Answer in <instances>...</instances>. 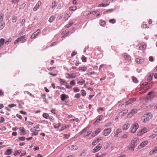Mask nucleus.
I'll list each match as a JSON object with an SVG mask.
<instances>
[{
	"label": "nucleus",
	"instance_id": "35",
	"mask_svg": "<svg viewBox=\"0 0 157 157\" xmlns=\"http://www.w3.org/2000/svg\"><path fill=\"white\" fill-rule=\"evenodd\" d=\"M79 70L82 71H86L87 69L86 67H79Z\"/></svg>",
	"mask_w": 157,
	"mask_h": 157
},
{
	"label": "nucleus",
	"instance_id": "25",
	"mask_svg": "<svg viewBox=\"0 0 157 157\" xmlns=\"http://www.w3.org/2000/svg\"><path fill=\"white\" fill-rule=\"evenodd\" d=\"M5 25V22H0V30L2 29Z\"/></svg>",
	"mask_w": 157,
	"mask_h": 157
},
{
	"label": "nucleus",
	"instance_id": "47",
	"mask_svg": "<svg viewBox=\"0 0 157 157\" xmlns=\"http://www.w3.org/2000/svg\"><path fill=\"white\" fill-rule=\"evenodd\" d=\"M17 17L16 16H13L12 18V21L13 22H15L17 21Z\"/></svg>",
	"mask_w": 157,
	"mask_h": 157
},
{
	"label": "nucleus",
	"instance_id": "53",
	"mask_svg": "<svg viewBox=\"0 0 157 157\" xmlns=\"http://www.w3.org/2000/svg\"><path fill=\"white\" fill-rule=\"evenodd\" d=\"M25 19H23L21 21V25H20L21 26H22L24 25L25 24Z\"/></svg>",
	"mask_w": 157,
	"mask_h": 157
},
{
	"label": "nucleus",
	"instance_id": "30",
	"mask_svg": "<svg viewBox=\"0 0 157 157\" xmlns=\"http://www.w3.org/2000/svg\"><path fill=\"white\" fill-rule=\"evenodd\" d=\"M21 153V151L20 150H18L15 151L13 153V155L15 156H17L19 155Z\"/></svg>",
	"mask_w": 157,
	"mask_h": 157
},
{
	"label": "nucleus",
	"instance_id": "49",
	"mask_svg": "<svg viewBox=\"0 0 157 157\" xmlns=\"http://www.w3.org/2000/svg\"><path fill=\"white\" fill-rule=\"evenodd\" d=\"M81 59L82 62H86V57L83 56L82 58Z\"/></svg>",
	"mask_w": 157,
	"mask_h": 157
},
{
	"label": "nucleus",
	"instance_id": "3",
	"mask_svg": "<svg viewBox=\"0 0 157 157\" xmlns=\"http://www.w3.org/2000/svg\"><path fill=\"white\" fill-rule=\"evenodd\" d=\"M139 125L138 123H135L134 124L132 125V126L130 128L131 132L134 133L139 128Z\"/></svg>",
	"mask_w": 157,
	"mask_h": 157
},
{
	"label": "nucleus",
	"instance_id": "5",
	"mask_svg": "<svg viewBox=\"0 0 157 157\" xmlns=\"http://www.w3.org/2000/svg\"><path fill=\"white\" fill-rule=\"evenodd\" d=\"M136 141V140H132L131 143L129 145V147H128V148L129 149L131 150H134L135 148L136 147V146L135 145V143Z\"/></svg>",
	"mask_w": 157,
	"mask_h": 157
},
{
	"label": "nucleus",
	"instance_id": "40",
	"mask_svg": "<svg viewBox=\"0 0 157 157\" xmlns=\"http://www.w3.org/2000/svg\"><path fill=\"white\" fill-rule=\"evenodd\" d=\"M48 32V30L47 28L44 29L43 30V33L44 34L47 33Z\"/></svg>",
	"mask_w": 157,
	"mask_h": 157
},
{
	"label": "nucleus",
	"instance_id": "37",
	"mask_svg": "<svg viewBox=\"0 0 157 157\" xmlns=\"http://www.w3.org/2000/svg\"><path fill=\"white\" fill-rule=\"evenodd\" d=\"M12 40V38L11 37H10L5 42V43L6 44H9V42L11 41Z\"/></svg>",
	"mask_w": 157,
	"mask_h": 157
},
{
	"label": "nucleus",
	"instance_id": "38",
	"mask_svg": "<svg viewBox=\"0 0 157 157\" xmlns=\"http://www.w3.org/2000/svg\"><path fill=\"white\" fill-rule=\"evenodd\" d=\"M39 131V130H35V132H33L32 133V135H33V136H36V135H37L38 134V132Z\"/></svg>",
	"mask_w": 157,
	"mask_h": 157
},
{
	"label": "nucleus",
	"instance_id": "62",
	"mask_svg": "<svg viewBox=\"0 0 157 157\" xmlns=\"http://www.w3.org/2000/svg\"><path fill=\"white\" fill-rule=\"evenodd\" d=\"M149 60L151 62H153L154 61V59L152 56H150L149 58Z\"/></svg>",
	"mask_w": 157,
	"mask_h": 157
},
{
	"label": "nucleus",
	"instance_id": "58",
	"mask_svg": "<svg viewBox=\"0 0 157 157\" xmlns=\"http://www.w3.org/2000/svg\"><path fill=\"white\" fill-rule=\"evenodd\" d=\"M106 155L105 153H103L102 154H101L100 155H99L98 154H97L98 157H104L105 155Z\"/></svg>",
	"mask_w": 157,
	"mask_h": 157
},
{
	"label": "nucleus",
	"instance_id": "50",
	"mask_svg": "<svg viewBox=\"0 0 157 157\" xmlns=\"http://www.w3.org/2000/svg\"><path fill=\"white\" fill-rule=\"evenodd\" d=\"M147 25L146 24V23L144 22L143 23L142 25L141 26V27L143 28H146L147 27L146 26Z\"/></svg>",
	"mask_w": 157,
	"mask_h": 157
},
{
	"label": "nucleus",
	"instance_id": "2",
	"mask_svg": "<svg viewBox=\"0 0 157 157\" xmlns=\"http://www.w3.org/2000/svg\"><path fill=\"white\" fill-rule=\"evenodd\" d=\"M152 115L150 113H147L144 114L143 117V121L144 122L148 121L151 119Z\"/></svg>",
	"mask_w": 157,
	"mask_h": 157
},
{
	"label": "nucleus",
	"instance_id": "33",
	"mask_svg": "<svg viewBox=\"0 0 157 157\" xmlns=\"http://www.w3.org/2000/svg\"><path fill=\"white\" fill-rule=\"evenodd\" d=\"M146 46L145 45L143 44L140 46L139 47V49L140 50H142L146 48Z\"/></svg>",
	"mask_w": 157,
	"mask_h": 157
},
{
	"label": "nucleus",
	"instance_id": "39",
	"mask_svg": "<svg viewBox=\"0 0 157 157\" xmlns=\"http://www.w3.org/2000/svg\"><path fill=\"white\" fill-rule=\"evenodd\" d=\"M98 143V141L96 139L94 140V141H93L92 143V144L93 145H96Z\"/></svg>",
	"mask_w": 157,
	"mask_h": 157
},
{
	"label": "nucleus",
	"instance_id": "34",
	"mask_svg": "<svg viewBox=\"0 0 157 157\" xmlns=\"http://www.w3.org/2000/svg\"><path fill=\"white\" fill-rule=\"evenodd\" d=\"M133 81L135 83H137L138 82V80L135 77L132 76V77Z\"/></svg>",
	"mask_w": 157,
	"mask_h": 157
},
{
	"label": "nucleus",
	"instance_id": "13",
	"mask_svg": "<svg viewBox=\"0 0 157 157\" xmlns=\"http://www.w3.org/2000/svg\"><path fill=\"white\" fill-rule=\"evenodd\" d=\"M147 129L146 128H144L141 130L140 131V132L138 133V135H140L141 134H144L146 132H147Z\"/></svg>",
	"mask_w": 157,
	"mask_h": 157
},
{
	"label": "nucleus",
	"instance_id": "32",
	"mask_svg": "<svg viewBox=\"0 0 157 157\" xmlns=\"http://www.w3.org/2000/svg\"><path fill=\"white\" fill-rule=\"evenodd\" d=\"M114 10H113V9H111L107 10L106 11L104 12V13H110V12H113Z\"/></svg>",
	"mask_w": 157,
	"mask_h": 157
},
{
	"label": "nucleus",
	"instance_id": "4",
	"mask_svg": "<svg viewBox=\"0 0 157 157\" xmlns=\"http://www.w3.org/2000/svg\"><path fill=\"white\" fill-rule=\"evenodd\" d=\"M112 129L111 128H108L104 129L102 133L105 136H108L111 132Z\"/></svg>",
	"mask_w": 157,
	"mask_h": 157
},
{
	"label": "nucleus",
	"instance_id": "64",
	"mask_svg": "<svg viewBox=\"0 0 157 157\" xmlns=\"http://www.w3.org/2000/svg\"><path fill=\"white\" fill-rule=\"evenodd\" d=\"M74 90L75 92H79L80 91L79 89L78 88H74Z\"/></svg>",
	"mask_w": 157,
	"mask_h": 157
},
{
	"label": "nucleus",
	"instance_id": "26",
	"mask_svg": "<svg viewBox=\"0 0 157 157\" xmlns=\"http://www.w3.org/2000/svg\"><path fill=\"white\" fill-rule=\"evenodd\" d=\"M42 116L44 118H45L46 119H47L49 118V115L47 113H44L43 114Z\"/></svg>",
	"mask_w": 157,
	"mask_h": 157
},
{
	"label": "nucleus",
	"instance_id": "11",
	"mask_svg": "<svg viewBox=\"0 0 157 157\" xmlns=\"http://www.w3.org/2000/svg\"><path fill=\"white\" fill-rule=\"evenodd\" d=\"M154 95L153 92L152 91H151L148 93L146 97V98L147 100H150L154 98Z\"/></svg>",
	"mask_w": 157,
	"mask_h": 157
},
{
	"label": "nucleus",
	"instance_id": "12",
	"mask_svg": "<svg viewBox=\"0 0 157 157\" xmlns=\"http://www.w3.org/2000/svg\"><path fill=\"white\" fill-rule=\"evenodd\" d=\"M148 143V141L147 140L145 141L142 142L138 146V148L139 149H141L142 147H144L146 146Z\"/></svg>",
	"mask_w": 157,
	"mask_h": 157
},
{
	"label": "nucleus",
	"instance_id": "28",
	"mask_svg": "<svg viewBox=\"0 0 157 157\" xmlns=\"http://www.w3.org/2000/svg\"><path fill=\"white\" fill-rule=\"evenodd\" d=\"M55 18V17L54 16H52L49 18L48 21L50 22H52Z\"/></svg>",
	"mask_w": 157,
	"mask_h": 157
},
{
	"label": "nucleus",
	"instance_id": "48",
	"mask_svg": "<svg viewBox=\"0 0 157 157\" xmlns=\"http://www.w3.org/2000/svg\"><path fill=\"white\" fill-rule=\"evenodd\" d=\"M118 133L116 131L114 132L113 135L115 137H117L118 136Z\"/></svg>",
	"mask_w": 157,
	"mask_h": 157
},
{
	"label": "nucleus",
	"instance_id": "44",
	"mask_svg": "<svg viewBox=\"0 0 157 157\" xmlns=\"http://www.w3.org/2000/svg\"><path fill=\"white\" fill-rule=\"evenodd\" d=\"M108 5H109V4H104V3H102V4H99L98 5V6L99 7H101V6L105 7V6H108Z\"/></svg>",
	"mask_w": 157,
	"mask_h": 157
},
{
	"label": "nucleus",
	"instance_id": "52",
	"mask_svg": "<svg viewBox=\"0 0 157 157\" xmlns=\"http://www.w3.org/2000/svg\"><path fill=\"white\" fill-rule=\"evenodd\" d=\"M109 22L110 23L114 24L115 23V21L114 19H112L109 20Z\"/></svg>",
	"mask_w": 157,
	"mask_h": 157
},
{
	"label": "nucleus",
	"instance_id": "45",
	"mask_svg": "<svg viewBox=\"0 0 157 157\" xmlns=\"http://www.w3.org/2000/svg\"><path fill=\"white\" fill-rule=\"evenodd\" d=\"M18 139L20 140L24 141L25 140L26 138L24 136H22L19 137Z\"/></svg>",
	"mask_w": 157,
	"mask_h": 157
},
{
	"label": "nucleus",
	"instance_id": "51",
	"mask_svg": "<svg viewBox=\"0 0 157 157\" xmlns=\"http://www.w3.org/2000/svg\"><path fill=\"white\" fill-rule=\"evenodd\" d=\"M81 96V95L79 93L75 95V97L77 98H79Z\"/></svg>",
	"mask_w": 157,
	"mask_h": 157
},
{
	"label": "nucleus",
	"instance_id": "56",
	"mask_svg": "<svg viewBox=\"0 0 157 157\" xmlns=\"http://www.w3.org/2000/svg\"><path fill=\"white\" fill-rule=\"evenodd\" d=\"M70 84L72 86H75V80H73L71 81L70 82Z\"/></svg>",
	"mask_w": 157,
	"mask_h": 157
},
{
	"label": "nucleus",
	"instance_id": "43",
	"mask_svg": "<svg viewBox=\"0 0 157 157\" xmlns=\"http://www.w3.org/2000/svg\"><path fill=\"white\" fill-rule=\"evenodd\" d=\"M5 42V39L3 38H1L0 39V43H1V45L2 46H3V44Z\"/></svg>",
	"mask_w": 157,
	"mask_h": 157
},
{
	"label": "nucleus",
	"instance_id": "29",
	"mask_svg": "<svg viewBox=\"0 0 157 157\" xmlns=\"http://www.w3.org/2000/svg\"><path fill=\"white\" fill-rule=\"evenodd\" d=\"M59 81L60 84L62 85H65L67 84V82L63 79H60Z\"/></svg>",
	"mask_w": 157,
	"mask_h": 157
},
{
	"label": "nucleus",
	"instance_id": "1",
	"mask_svg": "<svg viewBox=\"0 0 157 157\" xmlns=\"http://www.w3.org/2000/svg\"><path fill=\"white\" fill-rule=\"evenodd\" d=\"M66 76V78H76L78 76H79L80 75V74L78 72L76 73H73L71 74L69 73H66L65 74Z\"/></svg>",
	"mask_w": 157,
	"mask_h": 157
},
{
	"label": "nucleus",
	"instance_id": "10",
	"mask_svg": "<svg viewBox=\"0 0 157 157\" xmlns=\"http://www.w3.org/2000/svg\"><path fill=\"white\" fill-rule=\"evenodd\" d=\"M156 153H157V147H155L149 152V154L151 155Z\"/></svg>",
	"mask_w": 157,
	"mask_h": 157
},
{
	"label": "nucleus",
	"instance_id": "20",
	"mask_svg": "<svg viewBox=\"0 0 157 157\" xmlns=\"http://www.w3.org/2000/svg\"><path fill=\"white\" fill-rule=\"evenodd\" d=\"M136 101V99L135 98H133V99H131L125 102V105H129L131 103H133L134 101Z\"/></svg>",
	"mask_w": 157,
	"mask_h": 157
},
{
	"label": "nucleus",
	"instance_id": "16",
	"mask_svg": "<svg viewBox=\"0 0 157 157\" xmlns=\"http://www.w3.org/2000/svg\"><path fill=\"white\" fill-rule=\"evenodd\" d=\"M68 98V96L64 94H62L60 95V98L62 101H64L65 99Z\"/></svg>",
	"mask_w": 157,
	"mask_h": 157
},
{
	"label": "nucleus",
	"instance_id": "55",
	"mask_svg": "<svg viewBox=\"0 0 157 157\" xmlns=\"http://www.w3.org/2000/svg\"><path fill=\"white\" fill-rule=\"evenodd\" d=\"M86 151H83L80 154V156H84L86 154Z\"/></svg>",
	"mask_w": 157,
	"mask_h": 157
},
{
	"label": "nucleus",
	"instance_id": "63",
	"mask_svg": "<svg viewBox=\"0 0 157 157\" xmlns=\"http://www.w3.org/2000/svg\"><path fill=\"white\" fill-rule=\"evenodd\" d=\"M103 116L102 115H100L99 116V118H98V121H101L103 119Z\"/></svg>",
	"mask_w": 157,
	"mask_h": 157
},
{
	"label": "nucleus",
	"instance_id": "19",
	"mask_svg": "<svg viewBox=\"0 0 157 157\" xmlns=\"http://www.w3.org/2000/svg\"><path fill=\"white\" fill-rule=\"evenodd\" d=\"M18 38H20L19 41H21V43L25 42L27 39V38L25 37V36H22Z\"/></svg>",
	"mask_w": 157,
	"mask_h": 157
},
{
	"label": "nucleus",
	"instance_id": "22",
	"mask_svg": "<svg viewBox=\"0 0 157 157\" xmlns=\"http://www.w3.org/2000/svg\"><path fill=\"white\" fill-rule=\"evenodd\" d=\"M129 127L130 124L129 123H127V124H124L122 128L124 130H126Z\"/></svg>",
	"mask_w": 157,
	"mask_h": 157
},
{
	"label": "nucleus",
	"instance_id": "46",
	"mask_svg": "<svg viewBox=\"0 0 157 157\" xmlns=\"http://www.w3.org/2000/svg\"><path fill=\"white\" fill-rule=\"evenodd\" d=\"M70 10L75 11L77 9V7L76 6H71L70 7L69 9Z\"/></svg>",
	"mask_w": 157,
	"mask_h": 157
},
{
	"label": "nucleus",
	"instance_id": "36",
	"mask_svg": "<svg viewBox=\"0 0 157 157\" xmlns=\"http://www.w3.org/2000/svg\"><path fill=\"white\" fill-rule=\"evenodd\" d=\"M85 81L84 80H81L80 81H78L77 83L78 84L80 85H81L83 84V83H85Z\"/></svg>",
	"mask_w": 157,
	"mask_h": 157
},
{
	"label": "nucleus",
	"instance_id": "61",
	"mask_svg": "<svg viewBox=\"0 0 157 157\" xmlns=\"http://www.w3.org/2000/svg\"><path fill=\"white\" fill-rule=\"evenodd\" d=\"M16 106V105L14 104H9L8 106L10 108H12L13 107Z\"/></svg>",
	"mask_w": 157,
	"mask_h": 157
},
{
	"label": "nucleus",
	"instance_id": "24",
	"mask_svg": "<svg viewBox=\"0 0 157 157\" xmlns=\"http://www.w3.org/2000/svg\"><path fill=\"white\" fill-rule=\"evenodd\" d=\"M74 24V23L71 21H70L69 22V23L67 24V25H66L65 26V27H67V28H69L71 26L73 25Z\"/></svg>",
	"mask_w": 157,
	"mask_h": 157
},
{
	"label": "nucleus",
	"instance_id": "8",
	"mask_svg": "<svg viewBox=\"0 0 157 157\" xmlns=\"http://www.w3.org/2000/svg\"><path fill=\"white\" fill-rule=\"evenodd\" d=\"M86 128H84L80 132V133L81 134L83 133L84 135L85 136H88L91 132V131H88L86 132Z\"/></svg>",
	"mask_w": 157,
	"mask_h": 157
},
{
	"label": "nucleus",
	"instance_id": "42",
	"mask_svg": "<svg viewBox=\"0 0 157 157\" xmlns=\"http://www.w3.org/2000/svg\"><path fill=\"white\" fill-rule=\"evenodd\" d=\"M48 118L49 120L52 122H53L55 121L54 118L52 116H49Z\"/></svg>",
	"mask_w": 157,
	"mask_h": 157
},
{
	"label": "nucleus",
	"instance_id": "21",
	"mask_svg": "<svg viewBox=\"0 0 157 157\" xmlns=\"http://www.w3.org/2000/svg\"><path fill=\"white\" fill-rule=\"evenodd\" d=\"M101 131L100 129L99 128H98L95 132L94 133H92V136H94L98 134Z\"/></svg>",
	"mask_w": 157,
	"mask_h": 157
},
{
	"label": "nucleus",
	"instance_id": "17",
	"mask_svg": "<svg viewBox=\"0 0 157 157\" xmlns=\"http://www.w3.org/2000/svg\"><path fill=\"white\" fill-rule=\"evenodd\" d=\"M41 4V2L40 1H39L37 3L36 5L33 8V10L34 11H36L37 10V9L39 8V7L40 6Z\"/></svg>",
	"mask_w": 157,
	"mask_h": 157
},
{
	"label": "nucleus",
	"instance_id": "59",
	"mask_svg": "<svg viewBox=\"0 0 157 157\" xmlns=\"http://www.w3.org/2000/svg\"><path fill=\"white\" fill-rule=\"evenodd\" d=\"M153 75V74H151L148 77V79L149 80H151L152 78V77Z\"/></svg>",
	"mask_w": 157,
	"mask_h": 157
},
{
	"label": "nucleus",
	"instance_id": "41",
	"mask_svg": "<svg viewBox=\"0 0 157 157\" xmlns=\"http://www.w3.org/2000/svg\"><path fill=\"white\" fill-rule=\"evenodd\" d=\"M81 94L82 96H85L86 95V91L84 90H81Z\"/></svg>",
	"mask_w": 157,
	"mask_h": 157
},
{
	"label": "nucleus",
	"instance_id": "9",
	"mask_svg": "<svg viewBox=\"0 0 157 157\" xmlns=\"http://www.w3.org/2000/svg\"><path fill=\"white\" fill-rule=\"evenodd\" d=\"M40 32V30L39 29H37L36 31L34 32L33 34L31 35V38H35Z\"/></svg>",
	"mask_w": 157,
	"mask_h": 157
},
{
	"label": "nucleus",
	"instance_id": "60",
	"mask_svg": "<svg viewBox=\"0 0 157 157\" xmlns=\"http://www.w3.org/2000/svg\"><path fill=\"white\" fill-rule=\"evenodd\" d=\"M127 136L128 135L127 134H124L121 137L122 138H126Z\"/></svg>",
	"mask_w": 157,
	"mask_h": 157
},
{
	"label": "nucleus",
	"instance_id": "31",
	"mask_svg": "<svg viewBox=\"0 0 157 157\" xmlns=\"http://www.w3.org/2000/svg\"><path fill=\"white\" fill-rule=\"evenodd\" d=\"M4 14L1 13L0 14V22H4L3 21Z\"/></svg>",
	"mask_w": 157,
	"mask_h": 157
},
{
	"label": "nucleus",
	"instance_id": "57",
	"mask_svg": "<svg viewBox=\"0 0 157 157\" xmlns=\"http://www.w3.org/2000/svg\"><path fill=\"white\" fill-rule=\"evenodd\" d=\"M75 121L76 122H79V120L78 119V118H76L75 119H71L70 120V121Z\"/></svg>",
	"mask_w": 157,
	"mask_h": 157
},
{
	"label": "nucleus",
	"instance_id": "27",
	"mask_svg": "<svg viewBox=\"0 0 157 157\" xmlns=\"http://www.w3.org/2000/svg\"><path fill=\"white\" fill-rule=\"evenodd\" d=\"M56 6V2L55 1L52 2L51 8L52 9L55 8Z\"/></svg>",
	"mask_w": 157,
	"mask_h": 157
},
{
	"label": "nucleus",
	"instance_id": "6",
	"mask_svg": "<svg viewBox=\"0 0 157 157\" xmlns=\"http://www.w3.org/2000/svg\"><path fill=\"white\" fill-rule=\"evenodd\" d=\"M137 112V110L136 109H133L127 115V117H131Z\"/></svg>",
	"mask_w": 157,
	"mask_h": 157
},
{
	"label": "nucleus",
	"instance_id": "54",
	"mask_svg": "<svg viewBox=\"0 0 157 157\" xmlns=\"http://www.w3.org/2000/svg\"><path fill=\"white\" fill-rule=\"evenodd\" d=\"M61 126V124L60 123H58V125H54V127L55 128H58Z\"/></svg>",
	"mask_w": 157,
	"mask_h": 157
},
{
	"label": "nucleus",
	"instance_id": "23",
	"mask_svg": "<svg viewBox=\"0 0 157 157\" xmlns=\"http://www.w3.org/2000/svg\"><path fill=\"white\" fill-rule=\"evenodd\" d=\"M19 129L21 131V135H25L26 134L25 131V129L23 127H20Z\"/></svg>",
	"mask_w": 157,
	"mask_h": 157
},
{
	"label": "nucleus",
	"instance_id": "14",
	"mask_svg": "<svg viewBox=\"0 0 157 157\" xmlns=\"http://www.w3.org/2000/svg\"><path fill=\"white\" fill-rule=\"evenodd\" d=\"M123 56L124 58L128 61H130L131 59L130 56L127 53H124Z\"/></svg>",
	"mask_w": 157,
	"mask_h": 157
},
{
	"label": "nucleus",
	"instance_id": "7",
	"mask_svg": "<svg viewBox=\"0 0 157 157\" xmlns=\"http://www.w3.org/2000/svg\"><path fill=\"white\" fill-rule=\"evenodd\" d=\"M102 147L100 144H99L97 146L95 147L93 150V153H96L99 151Z\"/></svg>",
	"mask_w": 157,
	"mask_h": 157
},
{
	"label": "nucleus",
	"instance_id": "18",
	"mask_svg": "<svg viewBox=\"0 0 157 157\" xmlns=\"http://www.w3.org/2000/svg\"><path fill=\"white\" fill-rule=\"evenodd\" d=\"M13 152V149H7L5 151L4 154L6 155H10Z\"/></svg>",
	"mask_w": 157,
	"mask_h": 157
},
{
	"label": "nucleus",
	"instance_id": "15",
	"mask_svg": "<svg viewBox=\"0 0 157 157\" xmlns=\"http://www.w3.org/2000/svg\"><path fill=\"white\" fill-rule=\"evenodd\" d=\"M136 61L138 64H140L144 62V59L141 57L138 58L136 59Z\"/></svg>",
	"mask_w": 157,
	"mask_h": 157
}]
</instances>
